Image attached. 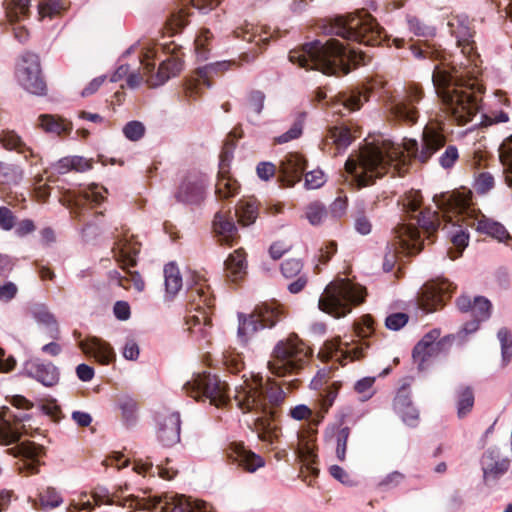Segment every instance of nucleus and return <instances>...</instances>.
Segmentation results:
<instances>
[{
    "label": "nucleus",
    "instance_id": "f257e3e1",
    "mask_svg": "<svg viewBox=\"0 0 512 512\" xmlns=\"http://www.w3.org/2000/svg\"><path fill=\"white\" fill-rule=\"evenodd\" d=\"M449 25L457 45L462 47L464 61H450V55L434 44L425 43L423 47L411 46L410 49L417 59L441 62L434 66L431 77L435 92L445 110L459 124H466L478 109L477 94L482 93L483 86L478 82L480 71L472 66L471 59L466 56L474 49L473 31L467 18H458L456 24Z\"/></svg>",
    "mask_w": 512,
    "mask_h": 512
},
{
    "label": "nucleus",
    "instance_id": "f03ea898",
    "mask_svg": "<svg viewBox=\"0 0 512 512\" xmlns=\"http://www.w3.org/2000/svg\"><path fill=\"white\" fill-rule=\"evenodd\" d=\"M285 397L286 393L274 380L264 382L260 374H253L244 380L240 390L235 387L234 402L243 411H254L257 414L253 418L252 430L261 441L273 443L279 435V427L274 423L276 412L273 407L279 406Z\"/></svg>",
    "mask_w": 512,
    "mask_h": 512
},
{
    "label": "nucleus",
    "instance_id": "7ed1b4c3",
    "mask_svg": "<svg viewBox=\"0 0 512 512\" xmlns=\"http://www.w3.org/2000/svg\"><path fill=\"white\" fill-rule=\"evenodd\" d=\"M289 60L301 68L321 71L327 75L348 74L352 68L366 64L362 51L347 48L337 39L314 40L289 52Z\"/></svg>",
    "mask_w": 512,
    "mask_h": 512
},
{
    "label": "nucleus",
    "instance_id": "20e7f679",
    "mask_svg": "<svg viewBox=\"0 0 512 512\" xmlns=\"http://www.w3.org/2000/svg\"><path fill=\"white\" fill-rule=\"evenodd\" d=\"M120 492H122V487H119L118 490L110 493L106 487L97 486L92 490L91 496L94 500V505L97 506L102 504H116L122 507L144 511L158 510V512H213L212 507L207 503L203 501L192 500L190 497H186L184 495L148 497L130 495L128 497L121 498Z\"/></svg>",
    "mask_w": 512,
    "mask_h": 512
},
{
    "label": "nucleus",
    "instance_id": "39448f33",
    "mask_svg": "<svg viewBox=\"0 0 512 512\" xmlns=\"http://www.w3.org/2000/svg\"><path fill=\"white\" fill-rule=\"evenodd\" d=\"M349 172L356 173L359 179H377L393 171V175L404 176L408 171L406 156L394 143L368 144L358 157V164L347 160Z\"/></svg>",
    "mask_w": 512,
    "mask_h": 512
},
{
    "label": "nucleus",
    "instance_id": "423d86ee",
    "mask_svg": "<svg viewBox=\"0 0 512 512\" xmlns=\"http://www.w3.org/2000/svg\"><path fill=\"white\" fill-rule=\"evenodd\" d=\"M318 29L324 35L339 36L367 46H377L382 41V29L366 12L322 20Z\"/></svg>",
    "mask_w": 512,
    "mask_h": 512
},
{
    "label": "nucleus",
    "instance_id": "0eeeda50",
    "mask_svg": "<svg viewBox=\"0 0 512 512\" xmlns=\"http://www.w3.org/2000/svg\"><path fill=\"white\" fill-rule=\"evenodd\" d=\"M191 282L186 294L187 306L190 311H197L200 315L186 316V324L189 325L188 329L192 334L201 333L203 338H207L209 333L206 327L211 326V319L206 309L213 307L214 297L204 275L196 271L191 272Z\"/></svg>",
    "mask_w": 512,
    "mask_h": 512
},
{
    "label": "nucleus",
    "instance_id": "6e6552de",
    "mask_svg": "<svg viewBox=\"0 0 512 512\" xmlns=\"http://www.w3.org/2000/svg\"><path fill=\"white\" fill-rule=\"evenodd\" d=\"M364 289L348 280L340 279L328 284L319 298L321 311L342 318L351 312L352 307L364 300Z\"/></svg>",
    "mask_w": 512,
    "mask_h": 512
},
{
    "label": "nucleus",
    "instance_id": "1a4fd4ad",
    "mask_svg": "<svg viewBox=\"0 0 512 512\" xmlns=\"http://www.w3.org/2000/svg\"><path fill=\"white\" fill-rule=\"evenodd\" d=\"M307 362V352L297 335L280 340L274 346L268 369L277 377L298 374Z\"/></svg>",
    "mask_w": 512,
    "mask_h": 512
},
{
    "label": "nucleus",
    "instance_id": "9d476101",
    "mask_svg": "<svg viewBox=\"0 0 512 512\" xmlns=\"http://www.w3.org/2000/svg\"><path fill=\"white\" fill-rule=\"evenodd\" d=\"M283 313L282 306L276 302H263L255 306L252 313L246 315L239 312L237 337L246 343L248 337L265 328H273Z\"/></svg>",
    "mask_w": 512,
    "mask_h": 512
},
{
    "label": "nucleus",
    "instance_id": "9b49d317",
    "mask_svg": "<svg viewBox=\"0 0 512 512\" xmlns=\"http://www.w3.org/2000/svg\"><path fill=\"white\" fill-rule=\"evenodd\" d=\"M15 77L18 83L29 93L42 96L47 85L42 74L40 57L31 51L23 52L15 65Z\"/></svg>",
    "mask_w": 512,
    "mask_h": 512
},
{
    "label": "nucleus",
    "instance_id": "f8f14e48",
    "mask_svg": "<svg viewBox=\"0 0 512 512\" xmlns=\"http://www.w3.org/2000/svg\"><path fill=\"white\" fill-rule=\"evenodd\" d=\"M184 391L190 397L198 400L204 396L210 400V404L216 408L224 405V384L220 378L210 372L198 373L183 386Z\"/></svg>",
    "mask_w": 512,
    "mask_h": 512
},
{
    "label": "nucleus",
    "instance_id": "ddd939ff",
    "mask_svg": "<svg viewBox=\"0 0 512 512\" xmlns=\"http://www.w3.org/2000/svg\"><path fill=\"white\" fill-rule=\"evenodd\" d=\"M423 96L421 87L416 84L409 85L401 94L389 98L387 106L390 114L399 121L416 123L418 119L416 104L422 100Z\"/></svg>",
    "mask_w": 512,
    "mask_h": 512
},
{
    "label": "nucleus",
    "instance_id": "4468645a",
    "mask_svg": "<svg viewBox=\"0 0 512 512\" xmlns=\"http://www.w3.org/2000/svg\"><path fill=\"white\" fill-rule=\"evenodd\" d=\"M455 289L447 279L428 282L422 286L417 295V305L424 313H431L445 304Z\"/></svg>",
    "mask_w": 512,
    "mask_h": 512
},
{
    "label": "nucleus",
    "instance_id": "2eb2a0df",
    "mask_svg": "<svg viewBox=\"0 0 512 512\" xmlns=\"http://www.w3.org/2000/svg\"><path fill=\"white\" fill-rule=\"evenodd\" d=\"M224 73V62H215L198 68L195 75L186 79L184 83V95L188 100H196L202 91V87H210L213 78L221 77Z\"/></svg>",
    "mask_w": 512,
    "mask_h": 512
},
{
    "label": "nucleus",
    "instance_id": "dca6fc26",
    "mask_svg": "<svg viewBox=\"0 0 512 512\" xmlns=\"http://www.w3.org/2000/svg\"><path fill=\"white\" fill-rule=\"evenodd\" d=\"M480 466L483 472L484 484L493 486L509 470L511 461L508 457L502 456L498 448L491 447L483 453Z\"/></svg>",
    "mask_w": 512,
    "mask_h": 512
},
{
    "label": "nucleus",
    "instance_id": "f3484780",
    "mask_svg": "<svg viewBox=\"0 0 512 512\" xmlns=\"http://www.w3.org/2000/svg\"><path fill=\"white\" fill-rule=\"evenodd\" d=\"M115 242L112 252L114 257L120 263L122 269L134 267L137 264L136 256L140 251V243L134 240V236L129 234V230L121 227L115 229Z\"/></svg>",
    "mask_w": 512,
    "mask_h": 512
},
{
    "label": "nucleus",
    "instance_id": "a211bd4d",
    "mask_svg": "<svg viewBox=\"0 0 512 512\" xmlns=\"http://www.w3.org/2000/svg\"><path fill=\"white\" fill-rule=\"evenodd\" d=\"M227 462L231 465V470L242 468L250 473L255 472L265 465V461L260 455L245 448L242 443L235 441L226 445V463Z\"/></svg>",
    "mask_w": 512,
    "mask_h": 512
},
{
    "label": "nucleus",
    "instance_id": "6ab92c4d",
    "mask_svg": "<svg viewBox=\"0 0 512 512\" xmlns=\"http://www.w3.org/2000/svg\"><path fill=\"white\" fill-rule=\"evenodd\" d=\"M28 419V414L15 415L9 408H4L0 413V443L10 445L18 442L21 429L25 431V425H19Z\"/></svg>",
    "mask_w": 512,
    "mask_h": 512
},
{
    "label": "nucleus",
    "instance_id": "aec40b11",
    "mask_svg": "<svg viewBox=\"0 0 512 512\" xmlns=\"http://www.w3.org/2000/svg\"><path fill=\"white\" fill-rule=\"evenodd\" d=\"M163 51L166 50V47L162 48ZM167 53L170 55L163 60L158 68V71L155 75H150L147 79V83L150 87H157L164 84L170 78L177 76L183 69V61L179 56V49L173 47H167Z\"/></svg>",
    "mask_w": 512,
    "mask_h": 512
},
{
    "label": "nucleus",
    "instance_id": "412c9836",
    "mask_svg": "<svg viewBox=\"0 0 512 512\" xmlns=\"http://www.w3.org/2000/svg\"><path fill=\"white\" fill-rule=\"evenodd\" d=\"M455 335H446L439 339L436 345H429L422 347L418 350L417 347L413 348L412 358L417 365L419 372H424L429 367L431 360L437 358L442 354H446L452 345Z\"/></svg>",
    "mask_w": 512,
    "mask_h": 512
},
{
    "label": "nucleus",
    "instance_id": "4be33fe9",
    "mask_svg": "<svg viewBox=\"0 0 512 512\" xmlns=\"http://www.w3.org/2000/svg\"><path fill=\"white\" fill-rule=\"evenodd\" d=\"M181 420L178 412L158 416V440L166 447H172L180 441Z\"/></svg>",
    "mask_w": 512,
    "mask_h": 512
},
{
    "label": "nucleus",
    "instance_id": "5701e85b",
    "mask_svg": "<svg viewBox=\"0 0 512 512\" xmlns=\"http://www.w3.org/2000/svg\"><path fill=\"white\" fill-rule=\"evenodd\" d=\"M445 145V138L440 133H425L422 138L421 146L417 141H411L407 150L412 156L421 163H426L439 149Z\"/></svg>",
    "mask_w": 512,
    "mask_h": 512
},
{
    "label": "nucleus",
    "instance_id": "b1692460",
    "mask_svg": "<svg viewBox=\"0 0 512 512\" xmlns=\"http://www.w3.org/2000/svg\"><path fill=\"white\" fill-rule=\"evenodd\" d=\"M8 453L15 457H22L23 466L21 469L27 470L28 474H36L40 465L38 459L44 455V448L34 442L25 441L8 449Z\"/></svg>",
    "mask_w": 512,
    "mask_h": 512
},
{
    "label": "nucleus",
    "instance_id": "393cba45",
    "mask_svg": "<svg viewBox=\"0 0 512 512\" xmlns=\"http://www.w3.org/2000/svg\"><path fill=\"white\" fill-rule=\"evenodd\" d=\"M395 239L403 251L409 254L419 253L423 249V242L420 239V233L417 227L412 224L400 222L393 230Z\"/></svg>",
    "mask_w": 512,
    "mask_h": 512
},
{
    "label": "nucleus",
    "instance_id": "a878e982",
    "mask_svg": "<svg viewBox=\"0 0 512 512\" xmlns=\"http://www.w3.org/2000/svg\"><path fill=\"white\" fill-rule=\"evenodd\" d=\"M24 373L46 387H52L59 381L58 368L52 363L30 360L24 364Z\"/></svg>",
    "mask_w": 512,
    "mask_h": 512
},
{
    "label": "nucleus",
    "instance_id": "bb28decb",
    "mask_svg": "<svg viewBox=\"0 0 512 512\" xmlns=\"http://www.w3.org/2000/svg\"><path fill=\"white\" fill-rule=\"evenodd\" d=\"M205 180L202 176H188L180 185L176 198L179 202L198 204L204 198Z\"/></svg>",
    "mask_w": 512,
    "mask_h": 512
},
{
    "label": "nucleus",
    "instance_id": "cd10ccee",
    "mask_svg": "<svg viewBox=\"0 0 512 512\" xmlns=\"http://www.w3.org/2000/svg\"><path fill=\"white\" fill-rule=\"evenodd\" d=\"M0 144L6 150H13L22 154L26 161L31 165H37L41 161L39 154L35 153L32 148L27 146L22 138L14 130H2L0 132Z\"/></svg>",
    "mask_w": 512,
    "mask_h": 512
},
{
    "label": "nucleus",
    "instance_id": "c85d7f7f",
    "mask_svg": "<svg viewBox=\"0 0 512 512\" xmlns=\"http://www.w3.org/2000/svg\"><path fill=\"white\" fill-rule=\"evenodd\" d=\"M78 345L84 354L93 355L102 365H108L115 359V353L110 344L97 337L79 341Z\"/></svg>",
    "mask_w": 512,
    "mask_h": 512
},
{
    "label": "nucleus",
    "instance_id": "c756f323",
    "mask_svg": "<svg viewBox=\"0 0 512 512\" xmlns=\"http://www.w3.org/2000/svg\"><path fill=\"white\" fill-rule=\"evenodd\" d=\"M447 236L452 243V247L448 249V255L452 260L462 256L463 251L469 244V233L463 225L448 221L445 226Z\"/></svg>",
    "mask_w": 512,
    "mask_h": 512
},
{
    "label": "nucleus",
    "instance_id": "7c9ffc66",
    "mask_svg": "<svg viewBox=\"0 0 512 512\" xmlns=\"http://www.w3.org/2000/svg\"><path fill=\"white\" fill-rule=\"evenodd\" d=\"M370 93L371 89L366 86L349 89L337 95V102L349 111H356L368 100Z\"/></svg>",
    "mask_w": 512,
    "mask_h": 512
},
{
    "label": "nucleus",
    "instance_id": "2f4dec72",
    "mask_svg": "<svg viewBox=\"0 0 512 512\" xmlns=\"http://www.w3.org/2000/svg\"><path fill=\"white\" fill-rule=\"evenodd\" d=\"M247 263L243 249H237L226 258V280H241L246 275Z\"/></svg>",
    "mask_w": 512,
    "mask_h": 512
},
{
    "label": "nucleus",
    "instance_id": "473e14b6",
    "mask_svg": "<svg viewBox=\"0 0 512 512\" xmlns=\"http://www.w3.org/2000/svg\"><path fill=\"white\" fill-rule=\"evenodd\" d=\"M39 122L42 129L47 133H53L58 136L67 135L72 131V123L56 115L43 114L39 116Z\"/></svg>",
    "mask_w": 512,
    "mask_h": 512
},
{
    "label": "nucleus",
    "instance_id": "72a5a7b5",
    "mask_svg": "<svg viewBox=\"0 0 512 512\" xmlns=\"http://www.w3.org/2000/svg\"><path fill=\"white\" fill-rule=\"evenodd\" d=\"M63 502L60 493L53 487L47 486L41 488L37 498L32 501L35 509L48 510L60 506Z\"/></svg>",
    "mask_w": 512,
    "mask_h": 512
},
{
    "label": "nucleus",
    "instance_id": "f704fd0d",
    "mask_svg": "<svg viewBox=\"0 0 512 512\" xmlns=\"http://www.w3.org/2000/svg\"><path fill=\"white\" fill-rule=\"evenodd\" d=\"M31 0H4L5 13L10 22L24 20L30 15Z\"/></svg>",
    "mask_w": 512,
    "mask_h": 512
},
{
    "label": "nucleus",
    "instance_id": "c9c22d12",
    "mask_svg": "<svg viewBox=\"0 0 512 512\" xmlns=\"http://www.w3.org/2000/svg\"><path fill=\"white\" fill-rule=\"evenodd\" d=\"M234 208L238 222L243 226L253 224L258 217V208L253 200H241Z\"/></svg>",
    "mask_w": 512,
    "mask_h": 512
},
{
    "label": "nucleus",
    "instance_id": "e433bc0d",
    "mask_svg": "<svg viewBox=\"0 0 512 512\" xmlns=\"http://www.w3.org/2000/svg\"><path fill=\"white\" fill-rule=\"evenodd\" d=\"M232 33L234 38H243L248 42L256 41L257 44H259V42L268 43L269 41L268 36H262V33L265 35L269 34V32L265 30L264 27H255L250 23H246L244 26L237 27L235 30H233Z\"/></svg>",
    "mask_w": 512,
    "mask_h": 512
},
{
    "label": "nucleus",
    "instance_id": "4c0bfd02",
    "mask_svg": "<svg viewBox=\"0 0 512 512\" xmlns=\"http://www.w3.org/2000/svg\"><path fill=\"white\" fill-rule=\"evenodd\" d=\"M498 151L505 172V182L509 187H512V135L501 143Z\"/></svg>",
    "mask_w": 512,
    "mask_h": 512
},
{
    "label": "nucleus",
    "instance_id": "58836bf2",
    "mask_svg": "<svg viewBox=\"0 0 512 512\" xmlns=\"http://www.w3.org/2000/svg\"><path fill=\"white\" fill-rule=\"evenodd\" d=\"M477 231L490 235L500 241L509 236L506 228L501 223L487 218H483L478 221Z\"/></svg>",
    "mask_w": 512,
    "mask_h": 512
},
{
    "label": "nucleus",
    "instance_id": "ea45409f",
    "mask_svg": "<svg viewBox=\"0 0 512 512\" xmlns=\"http://www.w3.org/2000/svg\"><path fill=\"white\" fill-rule=\"evenodd\" d=\"M165 287L167 293L175 295L182 288V277L178 267L173 264H167L164 268Z\"/></svg>",
    "mask_w": 512,
    "mask_h": 512
},
{
    "label": "nucleus",
    "instance_id": "a19ab883",
    "mask_svg": "<svg viewBox=\"0 0 512 512\" xmlns=\"http://www.w3.org/2000/svg\"><path fill=\"white\" fill-rule=\"evenodd\" d=\"M417 224L428 233L436 232L441 225V217L436 211L425 209L421 211L416 217Z\"/></svg>",
    "mask_w": 512,
    "mask_h": 512
},
{
    "label": "nucleus",
    "instance_id": "79ce46f5",
    "mask_svg": "<svg viewBox=\"0 0 512 512\" xmlns=\"http://www.w3.org/2000/svg\"><path fill=\"white\" fill-rule=\"evenodd\" d=\"M190 15L189 8L183 7L171 12L166 21V29L171 35L180 32L188 23V16Z\"/></svg>",
    "mask_w": 512,
    "mask_h": 512
},
{
    "label": "nucleus",
    "instance_id": "37998d69",
    "mask_svg": "<svg viewBox=\"0 0 512 512\" xmlns=\"http://www.w3.org/2000/svg\"><path fill=\"white\" fill-rule=\"evenodd\" d=\"M306 112H300L292 126L285 133L275 138L276 144L288 143L292 140L298 139L303 133L304 122L306 118Z\"/></svg>",
    "mask_w": 512,
    "mask_h": 512
},
{
    "label": "nucleus",
    "instance_id": "c03bdc74",
    "mask_svg": "<svg viewBox=\"0 0 512 512\" xmlns=\"http://www.w3.org/2000/svg\"><path fill=\"white\" fill-rule=\"evenodd\" d=\"M474 394L470 387H460L457 391V414L459 418L465 417L473 408Z\"/></svg>",
    "mask_w": 512,
    "mask_h": 512
},
{
    "label": "nucleus",
    "instance_id": "a18cd8bd",
    "mask_svg": "<svg viewBox=\"0 0 512 512\" xmlns=\"http://www.w3.org/2000/svg\"><path fill=\"white\" fill-rule=\"evenodd\" d=\"M67 7V2L63 0H43L38 4V14L40 18H53L66 10Z\"/></svg>",
    "mask_w": 512,
    "mask_h": 512
},
{
    "label": "nucleus",
    "instance_id": "49530a36",
    "mask_svg": "<svg viewBox=\"0 0 512 512\" xmlns=\"http://www.w3.org/2000/svg\"><path fill=\"white\" fill-rule=\"evenodd\" d=\"M24 176L22 168L18 165L0 162V179L1 184H18Z\"/></svg>",
    "mask_w": 512,
    "mask_h": 512
},
{
    "label": "nucleus",
    "instance_id": "de8ad7c7",
    "mask_svg": "<svg viewBox=\"0 0 512 512\" xmlns=\"http://www.w3.org/2000/svg\"><path fill=\"white\" fill-rule=\"evenodd\" d=\"M406 214H413L422 204V195L418 190H409L398 200Z\"/></svg>",
    "mask_w": 512,
    "mask_h": 512
},
{
    "label": "nucleus",
    "instance_id": "09e8293b",
    "mask_svg": "<svg viewBox=\"0 0 512 512\" xmlns=\"http://www.w3.org/2000/svg\"><path fill=\"white\" fill-rule=\"evenodd\" d=\"M433 201L437 208L445 214L456 211L462 207V201L448 193L434 195Z\"/></svg>",
    "mask_w": 512,
    "mask_h": 512
},
{
    "label": "nucleus",
    "instance_id": "8fccbe9b",
    "mask_svg": "<svg viewBox=\"0 0 512 512\" xmlns=\"http://www.w3.org/2000/svg\"><path fill=\"white\" fill-rule=\"evenodd\" d=\"M491 302L484 296H476L473 299V306L471 309V316L480 321H486L491 316Z\"/></svg>",
    "mask_w": 512,
    "mask_h": 512
},
{
    "label": "nucleus",
    "instance_id": "3c124183",
    "mask_svg": "<svg viewBox=\"0 0 512 512\" xmlns=\"http://www.w3.org/2000/svg\"><path fill=\"white\" fill-rule=\"evenodd\" d=\"M408 28L415 36L418 37H433L436 34V29L433 26L423 23L416 16L408 15L406 18Z\"/></svg>",
    "mask_w": 512,
    "mask_h": 512
},
{
    "label": "nucleus",
    "instance_id": "603ef678",
    "mask_svg": "<svg viewBox=\"0 0 512 512\" xmlns=\"http://www.w3.org/2000/svg\"><path fill=\"white\" fill-rule=\"evenodd\" d=\"M305 215L311 225L317 226L328 215V211L323 203L314 201L307 205Z\"/></svg>",
    "mask_w": 512,
    "mask_h": 512
},
{
    "label": "nucleus",
    "instance_id": "864d4df0",
    "mask_svg": "<svg viewBox=\"0 0 512 512\" xmlns=\"http://www.w3.org/2000/svg\"><path fill=\"white\" fill-rule=\"evenodd\" d=\"M213 39L212 33L208 29H202L194 41L195 52L199 60H206L210 51V42Z\"/></svg>",
    "mask_w": 512,
    "mask_h": 512
},
{
    "label": "nucleus",
    "instance_id": "5fc2aeb1",
    "mask_svg": "<svg viewBox=\"0 0 512 512\" xmlns=\"http://www.w3.org/2000/svg\"><path fill=\"white\" fill-rule=\"evenodd\" d=\"M35 318L39 323H42L49 328L50 338L55 340L60 338V329L53 314L45 310H40L35 313Z\"/></svg>",
    "mask_w": 512,
    "mask_h": 512
},
{
    "label": "nucleus",
    "instance_id": "6e6d98bb",
    "mask_svg": "<svg viewBox=\"0 0 512 512\" xmlns=\"http://www.w3.org/2000/svg\"><path fill=\"white\" fill-rule=\"evenodd\" d=\"M350 436V428L345 426L339 428L336 433V457L343 462L346 458L347 442Z\"/></svg>",
    "mask_w": 512,
    "mask_h": 512
},
{
    "label": "nucleus",
    "instance_id": "4d7b16f0",
    "mask_svg": "<svg viewBox=\"0 0 512 512\" xmlns=\"http://www.w3.org/2000/svg\"><path fill=\"white\" fill-rule=\"evenodd\" d=\"M284 173L287 176L297 177L305 169L303 159L298 155H290L283 163Z\"/></svg>",
    "mask_w": 512,
    "mask_h": 512
},
{
    "label": "nucleus",
    "instance_id": "13d9d810",
    "mask_svg": "<svg viewBox=\"0 0 512 512\" xmlns=\"http://www.w3.org/2000/svg\"><path fill=\"white\" fill-rule=\"evenodd\" d=\"M375 377H364L354 384V390L361 395V401H367L374 395Z\"/></svg>",
    "mask_w": 512,
    "mask_h": 512
},
{
    "label": "nucleus",
    "instance_id": "bf43d9fd",
    "mask_svg": "<svg viewBox=\"0 0 512 512\" xmlns=\"http://www.w3.org/2000/svg\"><path fill=\"white\" fill-rule=\"evenodd\" d=\"M495 186L494 176L490 172H482L475 180V190L478 194L485 195Z\"/></svg>",
    "mask_w": 512,
    "mask_h": 512
},
{
    "label": "nucleus",
    "instance_id": "052dcab7",
    "mask_svg": "<svg viewBox=\"0 0 512 512\" xmlns=\"http://www.w3.org/2000/svg\"><path fill=\"white\" fill-rule=\"evenodd\" d=\"M0 198L11 206H18L26 201L22 193L13 191L5 184H0Z\"/></svg>",
    "mask_w": 512,
    "mask_h": 512
},
{
    "label": "nucleus",
    "instance_id": "680f3d73",
    "mask_svg": "<svg viewBox=\"0 0 512 512\" xmlns=\"http://www.w3.org/2000/svg\"><path fill=\"white\" fill-rule=\"evenodd\" d=\"M123 134L130 141H138L145 134V126L140 121H130L123 127Z\"/></svg>",
    "mask_w": 512,
    "mask_h": 512
},
{
    "label": "nucleus",
    "instance_id": "e2e57ef3",
    "mask_svg": "<svg viewBox=\"0 0 512 512\" xmlns=\"http://www.w3.org/2000/svg\"><path fill=\"white\" fill-rule=\"evenodd\" d=\"M331 137L338 149H346L352 142L349 129L335 127L331 131Z\"/></svg>",
    "mask_w": 512,
    "mask_h": 512
},
{
    "label": "nucleus",
    "instance_id": "0e129e2a",
    "mask_svg": "<svg viewBox=\"0 0 512 512\" xmlns=\"http://www.w3.org/2000/svg\"><path fill=\"white\" fill-rule=\"evenodd\" d=\"M340 388V383L334 382L331 386H328L327 388L323 389V391L320 394L321 397V407L328 411V409L333 405L337 395L338 390Z\"/></svg>",
    "mask_w": 512,
    "mask_h": 512
},
{
    "label": "nucleus",
    "instance_id": "69168bd1",
    "mask_svg": "<svg viewBox=\"0 0 512 512\" xmlns=\"http://www.w3.org/2000/svg\"><path fill=\"white\" fill-rule=\"evenodd\" d=\"M409 320V316L403 312H396L388 315L385 319V326L392 331H398L404 327Z\"/></svg>",
    "mask_w": 512,
    "mask_h": 512
},
{
    "label": "nucleus",
    "instance_id": "338daca9",
    "mask_svg": "<svg viewBox=\"0 0 512 512\" xmlns=\"http://www.w3.org/2000/svg\"><path fill=\"white\" fill-rule=\"evenodd\" d=\"M120 409L126 423L132 424L136 419L137 402L131 398L124 399L120 402Z\"/></svg>",
    "mask_w": 512,
    "mask_h": 512
},
{
    "label": "nucleus",
    "instance_id": "774afa93",
    "mask_svg": "<svg viewBox=\"0 0 512 512\" xmlns=\"http://www.w3.org/2000/svg\"><path fill=\"white\" fill-rule=\"evenodd\" d=\"M265 94L260 90H252L248 94L247 102L249 108L258 116L264 108Z\"/></svg>",
    "mask_w": 512,
    "mask_h": 512
}]
</instances>
